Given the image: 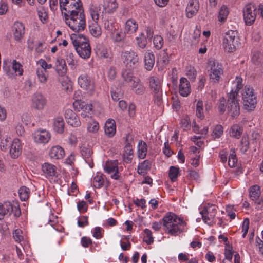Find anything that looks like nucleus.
<instances>
[{"mask_svg": "<svg viewBox=\"0 0 263 263\" xmlns=\"http://www.w3.org/2000/svg\"><path fill=\"white\" fill-rule=\"evenodd\" d=\"M242 133V128L238 124L233 125L230 130L229 134L231 137L238 139Z\"/></svg>", "mask_w": 263, "mask_h": 263, "instance_id": "nucleus-43", "label": "nucleus"}, {"mask_svg": "<svg viewBox=\"0 0 263 263\" xmlns=\"http://www.w3.org/2000/svg\"><path fill=\"white\" fill-rule=\"evenodd\" d=\"M229 105L227 106L228 111L233 118L238 116L240 113V109L238 100H228Z\"/></svg>", "mask_w": 263, "mask_h": 263, "instance_id": "nucleus-26", "label": "nucleus"}, {"mask_svg": "<svg viewBox=\"0 0 263 263\" xmlns=\"http://www.w3.org/2000/svg\"><path fill=\"white\" fill-rule=\"evenodd\" d=\"M105 134L109 137H113L116 132V123L114 120L108 119L104 126Z\"/></svg>", "mask_w": 263, "mask_h": 263, "instance_id": "nucleus-29", "label": "nucleus"}, {"mask_svg": "<svg viewBox=\"0 0 263 263\" xmlns=\"http://www.w3.org/2000/svg\"><path fill=\"white\" fill-rule=\"evenodd\" d=\"M240 44L238 33L236 31L229 30L226 32L222 39V46L225 51L234 52Z\"/></svg>", "mask_w": 263, "mask_h": 263, "instance_id": "nucleus-4", "label": "nucleus"}, {"mask_svg": "<svg viewBox=\"0 0 263 263\" xmlns=\"http://www.w3.org/2000/svg\"><path fill=\"white\" fill-rule=\"evenodd\" d=\"M186 74L190 80L194 81L197 76V71L194 67L190 66L187 68Z\"/></svg>", "mask_w": 263, "mask_h": 263, "instance_id": "nucleus-60", "label": "nucleus"}, {"mask_svg": "<svg viewBox=\"0 0 263 263\" xmlns=\"http://www.w3.org/2000/svg\"><path fill=\"white\" fill-rule=\"evenodd\" d=\"M65 123L62 117H57L54 118L53 122L54 129L59 134H62L64 130Z\"/></svg>", "mask_w": 263, "mask_h": 263, "instance_id": "nucleus-34", "label": "nucleus"}, {"mask_svg": "<svg viewBox=\"0 0 263 263\" xmlns=\"http://www.w3.org/2000/svg\"><path fill=\"white\" fill-rule=\"evenodd\" d=\"M228 14V8L224 5L222 6L218 15V21L220 22H224L227 19Z\"/></svg>", "mask_w": 263, "mask_h": 263, "instance_id": "nucleus-48", "label": "nucleus"}, {"mask_svg": "<svg viewBox=\"0 0 263 263\" xmlns=\"http://www.w3.org/2000/svg\"><path fill=\"white\" fill-rule=\"evenodd\" d=\"M36 73L38 79L41 83H45L47 81V71L43 68H37L36 70Z\"/></svg>", "mask_w": 263, "mask_h": 263, "instance_id": "nucleus-52", "label": "nucleus"}, {"mask_svg": "<svg viewBox=\"0 0 263 263\" xmlns=\"http://www.w3.org/2000/svg\"><path fill=\"white\" fill-rule=\"evenodd\" d=\"M22 153V145L20 140L15 138L13 140L10 148V154L12 158H17Z\"/></svg>", "mask_w": 263, "mask_h": 263, "instance_id": "nucleus-23", "label": "nucleus"}, {"mask_svg": "<svg viewBox=\"0 0 263 263\" xmlns=\"http://www.w3.org/2000/svg\"><path fill=\"white\" fill-rule=\"evenodd\" d=\"M13 212L15 217H19L21 215V211L18 206H13L10 201L0 202V220L3 219L6 215H10Z\"/></svg>", "mask_w": 263, "mask_h": 263, "instance_id": "nucleus-7", "label": "nucleus"}, {"mask_svg": "<svg viewBox=\"0 0 263 263\" xmlns=\"http://www.w3.org/2000/svg\"><path fill=\"white\" fill-rule=\"evenodd\" d=\"M64 116L67 123L71 126L79 127L81 125L79 118L71 109H66Z\"/></svg>", "mask_w": 263, "mask_h": 263, "instance_id": "nucleus-18", "label": "nucleus"}, {"mask_svg": "<svg viewBox=\"0 0 263 263\" xmlns=\"http://www.w3.org/2000/svg\"><path fill=\"white\" fill-rule=\"evenodd\" d=\"M58 73L61 76H64L67 72V66L65 60L61 57H58L55 65Z\"/></svg>", "mask_w": 263, "mask_h": 263, "instance_id": "nucleus-32", "label": "nucleus"}, {"mask_svg": "<svg viewBox=\"0 0 263 263\" xmlns=\"http://www.w3.org/2000/svg\"><path fill=\"white\" fill-rule=\"evenodd\" d=\"M122 77L124 80L128 83L131 87L138 86L139 79L134 77L133 74L130 72H124L122 73Z\"/></svg>", "mask_w": 263, "mask_h": 263, "instance_id": "nucleus-39", "label": "nucleus"}, {"mask_svg": "<svg viewBox=\"0 0 263 263\" xmlns=\"http://www.w3.org/2000/svg\"><path fill=\"white\" fill-rule=\"evenodd\" d=\"M181 125L182 128L184 130H187L190 128V120L188 116H186L183 117L181 120Z\"/></svg>", "mask_w": 263, "mask_h": 263, "instance_id": "nucleus-61", "label": "nucleus"}, {"mask_svg": "<svg viewBox=\"0 0 263 263\" xmlns=\"http://www.w3.org/2000/svg\"><path fill=\"white\" fill-rule=\"evenodd\" d=\"M78 82L81 88L87 90L90 95H92L95 91L93 81L86 74L80 75L78 79Z\"/></svg>", "mask_w": 263, "mask_h": 263, "instance_id": "nucleus-11", "label": "nucleus"}, {"mask_svg": "<svg viewBox=\"0 0 263 263\" xmlns=\"http://www.w3.org/2000/svg\"><path fill=\"white\" fill-rule=\"evenodd\" d=\"M199 8L197 0H190L186 8V15L188 18H192L198 12Z\"/></svg>", "mask_w": 263, "mask_h": 263, "instance_id": "nucleus-22", "label": "nucleus"}, {"mask_svg": "<svg viewBox=\"0 0 263 263\" xmlns=\"http://www.w3.org/2000/svg\"><path fill=\"white\" fill-rule=\"evenodd\" d=\"M260 187L258 185H254L250 187L249 195L253 201L257 202V200L260 197Z\"/></svg>", "mask_w": 263, "mask_h": 263, "instance_id": "nucleus-38", "label": "nucleus"}, {"mask_svg": "<svg viewBox=\"0 0 263 263\" xmlns=\"http://www.w3.org/2000/svg\"><path fill=\"white\" fill-rule=\"evenodd\" d=\"M256 7L251 4L246 5L243 10V19L247 25H251L255 21L257 15Z\"/></svg>", "mask_w": 263, "mask_h": 263, "instance_id": "nucleus-10", "label": "nucleus"}, {"mask_svg": "<svg viewBox=\"0 0 263 263\" xmlns=\"http://www.w3.org/2000/svg\"><path fill=\"white\" fill-rule=\"evenodd\" d=\"M229 102L228 100H220L218 105V110L220 114H223L226 109L227 106H228Z\"/></svg>", "mask_w": 263, "mask_h": 263, "instance_id": "nucleus-64", "label": "nucleus"}, {"mask_svg": "<svg viewBox=\"0 0 263 263\" xmlns=\"http://www.w3.org/2000/svg\"><path fill=\"white\" fill-rule=\"evenodd\" d=\"M23 232L20 229L15 230L13 233L14 239L22 247L24 252L27 253L30 251V245L28 241L24 238Z\"/></svg>", "mask_w": 263, "mask_h": 263, "instance_id": "nucleus-15", "label": "nucleus"}, {"mask_svg": "<svg viewBox=\"0 0 263 263\" xmlns=\"http://www.w3.org/2000/svg\"><path fill=\"white\" fill-rule=\"evenodd\" d=\"M104 171L110 175V177L115 180H118L121 178V172L123 170L122 166H119L117 160L107 161L103 165Z\"/></svg>", "mask_w": 263, "mask_h": 263, "instance_id": "nucleus-5", "label": "nucleus"}, {"mask_svg": "<svg viewBox=\"0 0 263 263\" xmlns=\"http://www.w3.org/2000/svg\"><path fill=\"white\" fill-rule=\"evenodd\" d=\"M242 79L236 77L232 82L231 90L229 93V99H237L242 97V99H256L257 95L253 88L249 85L245 86L242 89L243 84Z\"/></svg>", "mask_w": 263, "mask_h": 263, "instance_id": "nucleus-2", "label": "nucleus"}, {"mask_svg": "<svg viewBox=\"0 0 263 263\" xmlns=\"http://www.w3.org/2000/svg\"><path fill=\"white\" fill-rule=\"evenodd\" d=\"M179 167L172 166L169 169V177L172 182H175L179 175Z\"/></svg>", "mask_w": 263, "mask_h": 263, "instance_id": "nucleus-46", "label": "nucleus"}, {"mask_svg": "<svg viewBox=\"0 0 263 263\" xmlns=\"http://www.w3.org/2000/svg\"><path fill=\"white\" fill-rule=\"evenodd\" d=\"M104 28L110 33L116 31L118 28V25L111 18H106L103 20Z\"/></svg>", "mask_w": 263, "mask_h": 263, "instance_id": "nucleus-35", "label": "nucleus"}, {"mask_svg": "<svg viewBox=\"0 0 263 263\" xmlns=\"http://www.w3.org/2000/svg\"><path fill=\"white\" fill-rule=\"evenodd\" d=\"M46 105L45 100H33L32 107L36 109H43Z\"/></svg>", "mask_w": 263, "mask_h": 263, "instance_id": "nucleus-58", "label": "nucleus"}, {"mask_svg": "<svg viewBox=\"0 0 263 263\" xmlns=\"http://www.w3.org/2000/svg\"><path fill=\"white\" fill-rule=\"evenodd\" d=\"M237 163V159L234 151H231L228 159V164L230 167H234L236 166Z\"/></svg>", "mask_w": 263, "mask_h": 263, "instance_id": "nucleus-59", "label": "nucleus"}, {"mask_svg": "<svg viewBox=\"0 0 263 263\" xmlns=\"http://www.w3.org/2000/svg\"><path fill=\"white\" fill-rule=\"evenodd\" d=\"M89 31L91 34L95 37H99L102 34V30L98 22H93L89 26Z\"/></svg>", "mask_w": 263, "mask_h": 263, "instance_id": "nucleus-41", "label": "nucleus"}, {"mask_svg": "<svg viewBox=\"0 0 263 263\" xmlns=\"http://www.w3.org/2000/svg\"><path fill=\"white\" fill-rule=\"evenodd\" d=\"M66 60L69 65L73 68L77 63V61L74 59V56L72 53H67L66 55Z\"/></svg>", "mask_w": 263, "mask_h": 263, "instance_id": "nucleus-62", "label": "nucleus"}, {"mask_svg": "<svg viewBox=\"0 0 263 263\" xmlns=\"http://www.w3.org/2000/svg\"><path fill=\"white\" fill-rule=\"evenodd\" d=\"M104 183V179L103 175L97 174L94 177L92 183L95 187L101 188L103 186Z\"/></svg>", "mask_w": 263, "mask_h": 263, "instance_id": "nucleus-47", "label": "nucleus"}, {"mask_svg": "<svg viewBox=\"0 0 263 263\" xmlns=\"http://www.w3.org/2000/svg\"><path fill=\"white\" fill-rule=\"evenodd\" d=\"M73 107L78 111L82 110L86 114H82L83 117L88 116L86 113H89L92 110V106L91 104H88L84 100H75L73 103Z\"/></svg>", "mask_w": 263, "mask_h": 263, "instance_id": "nucleus-16", "label": "nucleus"}, {"mask_svg": "<svg viewBox=\"0 0 263 263\" xmlns=\"http://www.w3.org/2000/svg\"><path fill=\"white\" fill-rule=\"evenodd\" d=\"M144 233L145 236L144 237V241L145 242L147 245H151L154 242V238L152 236V231L148 229H145L144 230Z\"/></svg>", "mask_w": 263, "mask_h": 263, "instance_id": "nucleus-56", "label": "nucleus"}, {"mask_svg": "<svg viewBox=\"0 0 263 263\" xmlns=\"http://www.w3.org/2000/svg\"><path fill=\"white\" fill-rule=\"evenodd\" d=\"M12 69L16 74L22 76L23 72L22 65L16 60H13L12 62Z\"/></svg>", "mask_w": 263, "mask_h": 263, "instance_id": "nucleus-57", "label": "nucleus"}, {"mask_svg": "<svg viewBox=\"0 0 263 263\" xmlns=\"http://www.w3.org/2000/svg\"><path fill=\"white\" fill-rule=\"evenodd\" d=\"M12 31L15 40L20 41L25 34V26L20 22H15L12 27Z\"/></svg>", "mask_w": 263, "mask_h": 263, "instance_id": "nucleus-19", "label": "nucleus"}, {"mask_svg": "<svg viewBox=\"0 0 263 263\" xmlns=\"http://www.w3.org/2000/svg\"><path fill=\"white\" fill-rule=\"evenodd\" d=\"M42 171L46 178L50 181H55L58 178L57 167L51 163H44L42 166Z\"/></svg>", "mask_w": 263, "mask_h": 263, "instance_id": "nucleus-12", "label": "nucleus"}, {"mask_svg": "<svg viewBox=\"0 0 263 263\" xmlns=\"http://www.w3.org/2000/svg\"><path fill=\"white\" fill-rule=\"evenodd\" d=\"M155 58L153 52L151 50H147L144 54V67L148 70L151 71L154 65Z\"/></svg>", "mask_w": 263, "mask_h": 263, "instance_id": "nucleus-24", "label": "nucleus"}, {"mask_svg": "<svg viewBox=\"0 0 263 263\" xmlns=\"http://www.w3.org/2000/svg\"><path fill=\"white\" fill-rule=\"evenodd\" d=\"M18 194L22 201H26L29 198L30 190L26 186H22L18 190Z\"/></svg>", "mask_w": 263, "mask_h": 263, "instance_id": "nucleus-49", "label": "nucleus"}, {"mask_svg": "<svg viewBox=\"0 0 263 263\" xmlns=\"http://www.w3.org/2000/svg\"><path fill=\"white\" fill-rule=\"evenodd\" d=\"M134 136L129 134L126 135L125 137L126 145L123 153V160L126 163H130L134 157V152L132 142Z\"/></svg>", "mask_w": 263, "mask_h": 263, "instance_id": "nucleus-9", "label": "nucleus"}, {"mask_svg": "<svg viewBox=\"0 0 263 263\" xmlns=\"http://www.w3.org/2000/svg\"><path fill=\"white\" fill-rule=\"evenodd\" d=\"M103 7L106 12L112 13L117 8L118 4L116 0H105Z\"/></svg>", "mask_w": 263, "mask_h": 263, "instance_id": "nucleus-40", "label": "nucleus"}, {"mask_svg": "<svg viewBox=\"0 0 263 263\" xmlns=\"http://www.w3.org/2000/svg\"><path fill=\"white\" fill-rule=\"evenodd\" d=\"M251 60L255 65H258L263 62V54L259 51H254Z\"/></svg>", "mask_w": 263, "mask_h": 263, "instance_id": "nucleus-45", "label": "nucleus"}, {"mask_svg": "<svg viewBox=\"0 0 263 263\" xmlns=\"http://www.w3.org/2000/svg\"><path fill=\"white\" fill-rule=\"evenodd\" d=\"M121 58L124 64L128 68L133 69L139 65V57L136 52L132 50L122 52Z\"/></svg>", "mask_w": 263, "mask_h": 263, "instance_id": "nucleus-6", "label": "nucleus"}, {"mask_svg": "<svg viewBox=\"0 0 263 263\" xmlns=\"http://www.w3.org/2000/svg\"><path fill=\"white\" fill-rule=\"evenodd\" d=\"M49 155L51 159H60L64 156L65 151L60 146H54L50 149Z\"/></svg>", "mask_w": 263, "mask_h": 263, "instance_id": "nucleus-30", "label": "nucleus"}, {"mask_svg": "<svg viewBox=\"0 0 263 263\" xmlns=\"http://www.w3.org/2000/svg\"><path fill=\"white\" fill-rule=\"evenodd\" d=\"M223 132L222 126L220 125H217L213 131V135L215 138H218L222 135Z\"/></svg>", "mask_w": 263, "mask_h": 263, "instance_id": "nucleus-63", "label": "nucleus"}, {"mask_svg": "<svg viewBox=\"0 0 263 263\" xmlns=\"http://www.w3.org/2000/svg\"><path fill=\"white\" fill-rule=\"evenodd\" d=\"M163 226L166 229L167 233L171 235H177L182 232L186 223L182 219L178 218L174 213L168 212L162 219Z\"/></svg>", "mask_w": 263, "mask_h": 263, "instance_id": "nucleus-3", "label": "nucleus"}, {"mask_svg": "<svg viewBox=\"0 0 263 263\" xmlns=\"http://www.w3.org/2000/svg\"><path fill=\"white\" fill-rule=\"evenodd\" d=\"M138 28V24L137 21L133 18H129L125 22L124 32L126 34H132L135 33Z\"/></svg>", "mask_w": 263, "mask_h": 263, "instance_id": "nucleus-28", "label": "nucleus"}, {"mask_svg": "<svg viewBox=\"0 0 263 263\" xmlns=\"http://www.w3.org/2000/svg\"><path fill=\"white\" fill-rule=\"evenodd\" d=\"M80 152L82 156L85 159L86 162L89 165L90 167L92 168L93 167V163L91 158L92 152L90 148L85 146H82L80 148Z\"/></svg>", "mask_w": 263, "mask_h": 263, "instance_id": "nucleus-31", "label": "nucleus"}, {"mask_svg": "<svg viewBox=\"0 0 263 263\" xmlns=\"http://www.w3.org/2000/svg\"><path fill=\"white\" fill-rule=\"evenodd\" d=\"M60 7L61 11L65 10L71 9L74 7H83L81 0H59Z\"/></svg>", "mask_w": 263, "mask_h": 263, "instance_id": "nucleus-20", "label": "nucleus"}, {"mask_svg": "<svg viewBox=\"0 0 263 263\" xmlns=\"http://www.w3.org/2000/svg\"><path fill=\"white\" fill-rule=\"evenodd\" d=\"M151 167L152 161L149 160H145L139 164L137 167V172L139 175H145L151 170Z\"/></svg>", "mask_w": 263, "mask_h": 263, "instance_id": "nucleus-33", "label": "nucleus"}, {"mask_svg": "<svg viewBox=\"0 0 263 263\" xmlns=\"http://www.w3.org/2000/svg\"><path fill=\"white\" fill-rule=\"evenodd\" d=\"M100 11V8L97 6H92V8L90 9V15L94 22H98L99 18Z\"/></svg>", "mask_w": 263, "mask_h": 263, "instance_id": "nucleus-54", "label": "nucleus"}, {"mask_svg": "<svg viewBox=\"0 0 263 263\" xmlns=\"http://www.w3.org/2000/svg\"><path fill=\"white\" fill-rule=\"evenodd\" d=\"M99 128V125L97 121L91 120L88 123L87 129L88 132L96 133L98 131Z\"/></svg>", "mask_w": 263, "mask_h": 263, "instance_id": "nucleus-50", "label": "nucleus"}, {"mask_svg": "<svg viewBox=\"0 0 263 263\" xmlns=\"http://www.w3.org/2000/svg\"><path fill=\"white\" fill-rule=\"evenodd\" d=\"M243 107L248 111L254 109L257 104L256 100H243Z\"/></svg>", "mask_w": 263, "mask_h": 263, "instance_id": "nucleus-44", "label": "nucleus"}, {"mask_svg": "<svg viewBox=\"0 0 263 263\" xmlns=\"http://www.w3.org/2000/svg\"><path fill=\"white\" fill-rule=\"evenodd\" d=\"M191 89L189 82L185 78L180 79L179 92L183 97H186L191 93Z\"/></svg>", "mask_w": 263, "mask_h": 263, "instance_id": "nucleus-25", "label": "nucleus"}, {"mask_svg": "<svg viewBox=\"0 0 263 263\" xmlns=\"http://www.w3.org/2000/svg\"><path fill=\"white\" fill-rule=\"evenodd\" d=\"M74 47L77 53L82 58L87 59L90 57L91 52L90 44H82Z\"/></svg>", "mask_w": 263, "mask_h": 263, "instance_id": "nucleus-21", "label": "nucleus"}, {"mask_svg": "<svg viewBox=\"0 0 263 263\" xmlns=\"http://www.w3.org/2000/svg\"><path fill=\"white\" fill-rule=\"evenodd\" d=\"M147 152V146L145 142L140 140L138 144V157L139 159H143L146 156Z\"/></svg>", "mask_w": 263, "mask_h": 263, "instance_id": "nucleus-36", "label": "nucleus"}, {"mask_svg": "<svg viewBox=\"0 0 263 263\" xmlns=\"http://www.w3.org/2000/svg\"><path fill=\"white\" fill-rule=\"evenodd\" d=\"M125 32L123 33L121 31L118 30V29L110 33V37L115 43H119L126 40Z\"/></svg>", "mask_w": 263, "mask_h": 263, "instance_id": "nucleus-37", "label": "nucleus"}, {"mask_svg": "<svg viewBox=\"0 0 263 263\" xmlns=\"http://www.w3.org/2000/svg\"><path fill=\"white\" fill-rule=\"evenodd\" d=\"M73 47L81 45L82 44H89L88 39L83 34L80 33H73L70 35Z\"/></svg>", "mask_w": 263, "mask_h": 263, "instance_id": "nucleus-27", "label": "nucleus"}, {"mask_svg": "<svg viewBox=\"0 0 263 263\" xmlns=\"http://www.w3.org/2000/svg\"><path fill=\"white\" fill-rule=\"evenodd\" d=\"M153 43L154 47L158 50L161 49L163 45V39L160 35H156L154 37Z\"/></svg>", "mask_w": 263, "mask_h": 263, "instance_id": "nucleus-55", "label": "nucleus"}, {"mask_svg": "<svg viewBox=\"0 0 263 263\" xmlns=\"http://www.w3.org/2000/svg\"><path fill=\"white\" fill-rule=\"evenodd\" d=\"M203 107L202 101L199 100L196 104V116L201 119H203L204 117Z\"/></svg>", "mask_w": 263, "mask_h": 263, "instance_id": "nucleus-53", "label": "nucleus"}, {"mask_svg": "<svg viewBox=\"0 0 263 263\" xmlns=\"http://www.w3.org/2000/svg\"><path fill=\"white\" fill-rule=\"evenodd\" d=\"M110 93L112 99H120L123 95V93L121 90V86L117 87L116 85H114L111 87Z\"/></svg>", "mask_w": 263, "mask_h": 263, "instance_id": "nucleus-51", "label": "nucleus"}, {"mask_svg": "<svg viewBox=\"0 0 263 263\" xmlns=\"http://www.w3.org/2000/svg\"><path fill=\"white\" fill-rule=\"evenodd\" d=\"M216 209L213 206L204 207L200 212L204 222L208 225L211 226L213 223V220L216 216Z\"/></svg>", "mask_w": 263, "mask_h": 263, "instance_id": "nucleus-14", "label": "nucleus"}, {"mask_svg": "<svg viewBox=\"0 0 263 263\" xmlns=\"http://www.w3.org/2000/svg\"><path fill=\"white\" fill-rule=\"evenodd\" d=\"M66 24L76 32L83 31L86 28V19L83 7H74L61 11Z\"/></svg>", "mask_w": 263, "mask_h": 263, "instance_id": "nucleus-1", "label": "nucleus"}, {"mask_svg": "<svg viewBox=\"0 0 263 263\" xmlns=\"http://www.w3.org/2000/svg\"><path fill=\"white\" fill-rule=\"evenodd\" d=\"M135 39L137 47L143 49L146 47L147 40L143 32L141 33Z\"/></svg>", "mask_w": 263, "mask_h": 263, "instance_id": "nucleus-42", "label": "nucleus"}, {"mask_svg": "<svg viewBox=\"0 0 263 263\" xmlns=\"http://www.w3.org/2000/svg\"><path fill=\"white\" fill-rule=\"evenodd\" d=\"M209 64L211 66L210 79L214 82L217 83L223 72L222 65L215 61H210Z\"/></svg>", "mask_w": 263, "mask_h": 263, "instance_id": "nucleus-13", "label": "nucleus"}, {"mask_svg": "<svg viewBox=\"0 0 263 263\" xmlns=\"http://www.w3.org/2000/svg\"><path fill=\"white\" fill-rule=\"evenodd\" d=\"M149 86L154 94L155 99H161L162 97L161 81L156 75L151 76L148 79Z\"/></svg>", "mask_w": 263, "mask_h": 263, "instance_id": "nucleus-8", "label": "nucleus"}, {"mask_svg": "<svg viewBox=\"0 0 263 263\" xmlns=\"http://www.w3.org/2000/svg\"><path fill=\"white\" fill-rule=\"evenodd\" d=\"M50 139L51 134L50 132L45 129L37 130L34 134V141L37 143H47Z\"/></svg>", "mask_w": 263, "mask_h": 263, "instance_id": "nucleus-17", "label": "nucleus"}]
</instances>
